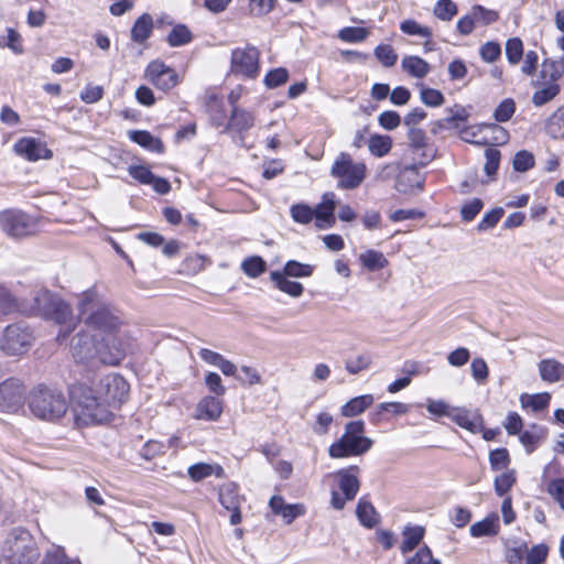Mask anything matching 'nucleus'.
Masks as SVG:
<instances>
[{"label": "nucleus", "mask_w": 564, "mask_h": 564, "mask_svg": "<svg viewBox=\"0 0 564 564\" xmlns=\"http://www.w3.org/2000/svg\"><path fill=\"white\" fill-rule=\"evenodd\" d=\"M76 307L87 330H98L101 336L115 333L122 324L118 312L96 288L80 293Z\"/></svg>", "instance_id": "nucleus-1"}, {"label": "nucleus", "mask_w": 564, "mask_h": 564, "mask_svg": "<svg viewBox=\"0 0 564 564\" xmlns=\"http://www.w3.org/2000/svg\"><path fill=\"white\" fill-rule=\"evenodd\" d=\"M75 422L78 426L107 423L112 419L109 406L99 399L95 390L84 382H77L69 389Z\"/></svg>", "instance_id": "nucleus-2"}, {"label": "nucleus", "mask_w": 564, "mask_h": 564, "mask_svg": "<svg viewBox=\"0 0 564 564\" xmlns=\"http://www.w3.org/2000/svg\"><path fill=\"white\" fill-rule=\"evenodd\" d=\"M28 404L34 416L50 422L62 419L68 410V401L64 393L43 384L32 389Z\"/></svg>", "instance_id": "nucleus-3"}, {"label": "nucleus", "mask_w": 564, "mask_h": 564, "mask_svg": "<svg viewBox=\"0 0 564 564\" xmlns=\"http://www.w3.org/2000/svg\"><path fill=\"white\" fill-rule=\"evenodd\" d=\"M365 434V422L361 420L350 421L345 425L344 434L328 448L332 458H346L361 456L367 453L373 441Z\"/></svg>", "instance_id": "nucleus-4"}, {"label": "nucleus", "mask_w": 564, "mask_h": 564, "mask_svg": "<svg viewBox=\"0 0 564 564\" xmlns=\"http://www.w3.org/2000/svg\"><path fill=\"white\" fill-rule=\"evenodd\" d=\"M2 555L9 564H32L37 558L39 551L29 531L14 529L4 541Z\"/></svg>", "instance_id": "nucleus-5"}, {"label": "nucleus", "mask_w": 564, "mask_h": 564, "mask_svg": "<svg viewBox=\"0 0 564 564\" xmlns=\"http://www.w3.org/2000/svg\"><path fill=\"white\" fill-rule=\"evenodd\" d=\"M31 312L57 324H64L72 315L70 306L48 290H40L35 293Z\"/></svg>", "instance_id": "nucleus-6"}, {"label": "nucleus", "mask_w": 564, "mask_h": 564, "mask_svg": "<svg viewBox=\"0 0 564 564\" xmlns=\"http://www.w3.org/2000/svg\"><path fill=\"white\" fill-rule=\"evenodd\" d=\"M35 337L24 323L8 325L0 337V349L7 356H21L30 350Z\"/></svg>", "instance_id": "nucleus-7"}, {"label": "nucleus", "mask_w": 564, "mask_h": 564, "mask_svg": "<svg viewBox=\"0 0 564 564\" xmlns=\"http://www.w3.org/2000/svg\"><path fill=\"white\" fill-rule=\"evenodd\" d=\"M94 390L108 406L118 408L128 399L130 387L122 376L108 373L99 378Z\"/></svg>", "instance_id": "nucleus-8"}, {"label": "nucleus", "mask_w": 564, "mask_h": 564, "mask_svg": "<svg viewBox=\"0 0 564 564\" xmlns=\"http://www.w3.org/2000/svg\"><path fill=\"white\" fill-rule=\"evenodd\" d=\"M260 52L257 47L247 45L231 51L230 73L245 78H256L259 75Z\"/></svg>", "instance_id": "nucleus-9"}, {"label": "nucleus", "mask_w": 564, "mask_h": 564, "mask_svg": "<svg viewBox=\"0 0 564 564\" xmlns=\"http://www.w3.org/2000/svg\"><path fill=\"white\" fill-rule=\"evenodd\" d=\"M0 228L9 236L19 238L35 232L36 224L26 214L19 210L0 213Z\"/></svg>", "instance_id": "nucleus-10"}, {"label": "nucleus", "mask_w": 564, "mask_h": 564, "mask_svg": "<svg viewBox=\"0 0 564 564\" xmlns=\"http://www.w3.org/2000/svg\"><path fill=\"white\" fill-rule=\"evenodd\" d=\"M144 77L158 89L163 91L171 90L180 82L177 73L161 61L151 62L145 68Z\"/></svg>", "instance_id": "nucleus-11"}, {"label": "nucleus", "mask_w": 564, "mask_h": 564, "mask_svg": "<svg viewBox=\"0 0 564 564\" xmlns=\"http://www.w3.org/2000/svg\"><path fill=\"white\" fill-rule=\"evenodd\" d=\"M25 388L15 378H10L0 384V409L7 412H17L24 402Z\"/></svg>", "instance_id": "nucleus-12"}, {"label": "nucleus", "mask_w": 564, "mask_h": 564, "mask_svg": "<svg viewBox=\"0 0 564 564\" xmlns=\"http://www.w3.org/2000/svg\"><path fill=\"white\" fill-rule=\"evenodd\" d=\"M70 351L77 362H87L99 358V341L89 330H80L72 338Z\"/></svg>", "instance_id": "nucleus-13"}, {"label": "nucleus", "mask_w": 564, "mask_h": 564, "mask_svg": "<svg viewBox=\"0 0 564 564\" xmlns=\"http://www.w3.org/2000/svg\"><path fill=\"white\" fill-rule=\"evenodd\" d=\"M408 140L413 149L414 159L417 158V164L421 166L431 162L435 155L436 150L432 144L426 142L425 131L416 127H410L408 131Z\"/></svg>", "instance_id": "nucleus-14"}, {"label": "nucleus", "mask_w": 564, "mask_h": 564, "mask_svg": "<svg viewBox=\"0 0 564 564\" xmlns=\"http://www.w3.org/2000/svg\"><path fill=\"white\" fill-rule=\"evenodd\" d=\"M124 356L126 349L115 333L101 336L99 341V360L102 364L116 366Z\"/></svg>", "instance_id": "nucleus-15"}, {"label": "nucleus", "mask_w": 564, "mask_h": 564, "mask_svg": "<svg viewBox=\"0 0 564 564\" xmlns=\"http://www.w3.org/2000/svg\"><path fill=\"white\" fill-rule=\"evenodd\" d=\"M336 200L335 194L327 192L323 195L321 203L313 208L315 227L321 230L334 227L336 223L335 217Z\"/></svg>", "instance_id": "nucleus-16"}, {"label": "nucleus", "mask_w": 564, "mask_h": 564, "mask_svg": "<svg viewBox=\"0 0 564 564\" xmlns=\"http://www.w3.org/2000/svg\"><path fill=\"white\" fill-rule=\"evenodd\" d=\"M14 151L18 155L29 161L50 159L52 156V151L47 149L45 142L30 137L18 140L14 144Z\"/></svg>", "instance_id": "nucleus-17"}, {"label": "nucleus", "mask_w": 564, "mask_h": 564, "mask_svg": "<svg viewBox=\"0 0 564 564\" xmlns=\"http://www.w3.org/2000/svg\"><path fill=\"white\" fill-rule=\"evenodd\" d=\"M366 171L365 163L354 161L349 154L344 152L336 158L332 166L333 176H365Z\"/></svg>", "instance_id": "nucleus-18"}, {"label": "nucleus", "mask_w": 564, "mask_h": 564, "mask_svg": "<svg viewBox=\"0 0 564 564\" xmlns=\"http://www.w3.org/2000/svg\"><path fill=\"white\" fill-rule=\"evenodd\" d=\"M358 474L359 467L350 466L338 470L335 475L338 479L339 489L348 500H354L359 491Z\"/></svg>", "instance_id": "nucleus-19"}, {"label": "nucleus", "mask_w": 564, "mask_h": 564, "mask_svg": "<svg viewBox=\"0 0 564 564\" xmlns=\"http://www.w3.org/2000/svg\"><path fill=\"white\" fill-rule=\"evenodd\" d=\"M269 506L273 513L283 518L286 524L292 523L296 518L304 516L306 508L302 503H285L281 496H273L269 501Z\"/></svg>", "instance_id": "nucleus-20"}, {"label": "nucleus", "mask_w": 564, "mask_h": 564, "mask_svg": "<svg viewBox=\"0 0 564 564\" xmlns=\"http://www.w3.org/2000/svg\"><path fill=\"white\" fill-rule=\"evenodd\" d=\"M449 419L460 427L476 433L482 427V420L479 413L464 408L453 406Z\"/></svg>", "instance_id": "nucleus-21"}, {"label": "nucleus", "mask_w": 564, "mask_h": 564, "mask_svg": "<svg viewBox=\"0 0 564 564\" xmlns=\"http://www.w3.org/2000/svg\"><path fill=\"white\" fill-rule=\"evenodd\" d=\"M546 429L539 424H531L525 431L519 434V441L528 454L533 453L542 440L546 436Z\"/></svg>", "instance_id": "nucleus-22"}, {"label": "nucleus", "mask_w": 564, "mask_h": 564, "mask_svg": "<svg viewBox=\"0 0 564 564\" xmlns=\"http://www.w3.org/2000/svg\"><path fill=\"white\" fill-rule=\"evenodd\" d=\"M187 475L193 481H200L207 477L215 476L223 479L226 477L225 469L219 464L197 463L188 467Z\"/></svg>", "instance_id": "nucleus-23"}, {"label": "nucleus", "mask_w": 564, "mask_h": 564, "mask_svg": "<svg viewBox=\"0 0 564 564\" xmlns=\"http://www.w3.org/2000/svg\"><path fill=\"white\" fill-rule=\"evenodd\" d=\"M197 417L207 421H217L223 413V402L217 397L203 398L196 408Z\"/></svg>", "instance_id": "nucleus-24"}, {"label": "nucleus", "mask_w": 564, "mask_h": 564, "mask_svg": "<svg viewBox=\"0 0 564 564\" xmlns=\"http://www.w3.org/2000/svg\"><path fill=\"white\" fill-rule=\"evenodd\" d=\"M129 139L140 147L155 153L164 151V144L160 138L145 130H131L128 132Z\"/></svg>", "instance_id": "nucleus-25"}, {"label": "nucleus", "mask_w": 564, "mask_h": 564, "mask_svg": "<svg viewBox=\"0 0 564 564\" xmlns=\"http://www.w3.org/2000/svg\"><path fill=\"white\" fill-rule=\"evenodd\" d=\"M254 117L251 112L240 109L238 107H234L231 110V116L228 124L225 130L235 131V132H243L248 131L253 127Z\"/></svg>", "instance_id": "nucleus-26"}, {"label": "nucleus", "mask_w": 564, "mask_h": 564, "mask_svg": "<svg viewBox=\"0 0 564 564\" xmlns=\"http://www.w3.org/2000/svg\"><path fill=\"white\" fill-rule=\"evenodd\" d=\"M401 68L414 78H424L431 70L430 64L416 55L404 56L401 61Z\"/></svg>", "instance_id": "nucleus-27"}, {"label": "nucleus", "mask_w": 564, "mask_h": 564, "mask_svg": "<svg viewBox=\"0 0 564 564\" xmlns=\"http://www.w3.org/2000/svg\"><path fill=\"white\" fill-rule=\"evenodd\" d=\"M153 19L151 14L143 13L133 23L131 29V40L138 44L144 43L152 34Z\"/></svg>", "instance_id": "nucleus-28"}, {"label": "nucleus", "mask_w": 564, "mask_h": 564, "mask_svg": "<svg viewBox=\"0 0 564 564\" xmlns=\"http://www.w3.org/2000/svg\"><path fill=\"white\" fill-rule=\"evenodd\" d=\"M539 371L542 380L557 382L564 376V365L555 359H543L539 362Z\"/></svg>", "instance_id": "nucleus-29"}, {"label": "nucleus", "mask_w": 564, "mask_h": 564, "mask_svg": "<svg viewBox=\"0 0 564 564\" xmlns=\"http://www.w3.org/2000/svg\"><path fill=\"white\" fill-rule=\"evenodd\" d=\"M270 279L281 292H284L290 296L300 297L303 294V285L300 282L288 280L286 275L280 271H272L270 273Z\"/></svg>", "instance_id": "nucleus-30"}, {"label": "nucleus", "mask_w": 564, "mask_h": 564, "mask_svg": "<svg viewBox=\"0 0 564 564\" xmlns=\"http://www.w3.org/2000/svg\"><path fill=\"white\" fill-rule=\"evenodd\" d=\"M210 263V259L206 256L198 253L188 254L181 263L180 273L195 275Z\"/></svg>", "instance_id": "nucleus-31"}, {"label": "nucleus", "mask_w": 564, "mask_h": 564, "mask_svg": "<svg viewBox=\"0 0 564 564\" xmlns=\"http://www.w3.org/2000/svg\"><path fill=\"white\" fill-rule=\"evenodd\" d=\"M220 505L228 511L240 508L242 498L238 494V488L235 484H226L219 489Z\"/></svg>", "instance_id": "nucleus-32"}, {"label": "nucleus", "mask_w": 564, "mask_h": 564, "mask_svg": "<svg viewBox=\"0 0 564 564\" xmlns=\"http://www.w3.org/2000/svg\"><path fill=\"white\" fill-rule=\"evenodd\" d=\"M372 394H364L349 400L341 406V415L352 417L362 413L373 402Z\"/></svg>", "instance_id": "nucleus-33"}, {"label": "nucleus", "mask_w": 564, "mask_h": 564, "mask_svg": "<svg viewBox=\"0 0 564 564\" xmlns=\"http://www.w3.org/2000/svg\"><path fill=\"white\" fill-rule=\"evenodd\" d=\"M23 311L18 299L7 288L0 285V318Z\"/></svg>", "instance_id": "nucleus-34"}, {"label": "nucleus", "mask_w": 564, "mask_h": 564, "mask_svg": "<svg viewBox=\"0 0 564 564\" xmlns=\"http://www.w3.org/2000/svg\"><path fill=\"white\" fill-rule=\"evenodd\" d=\"M359 261L368 271H378L388 265V260L381 251L366 250L359 254Z\"/></svg>", "instance_id": "nucleus-35"}, {"label": "nucleus", "mask_w": 564, "mask_h": 564, "mask_svg": "<svg viewBox=\"0 0 564 564\" xmlns=\"http://www.w3.org/2000/svg\"><path fill=\"white\" fill-rule=\"evenodd\" d=\"M498 516L487 517L470 527V534L474 538L490 536L498 533Z\"/></svg>", "instance_id": "nucleus-36"}, {"label": "nucleus", "mask_w": 564, "mask_h": 564, "mask_svg": "<svg viewBox=\"0 0 564 564\" xmlns=\"http://www.w3.org/2000/svg\"><path fill=\"white\" fill-rule=\"evenodd\" d=\"M424 529L422 527L406 528L403 531V541L400 550L403 554L413 551L423 540Z\"/></svg>", "instance_id": "nucleus-37"}, {"label": "nucleus", "mask_w": 564, "mask_h": 564, "mask_svg": "<svg viewBox=\"0 0 564 564\" xmlns=\"http://www.w3.org/2000/svg\"><path fill=\"white\" fill-rule=\"evenodd\" d=\"M551 395L547 392L520 395V403L523 409H531L534 412L542 411L549 406Z\"/></svg>", "instance_id": "nucleus-38"}, {"label": "nucleus", "mask_w": 564, "mask_h": 564, "mask_svg": "<svg viewBox=\"0 0 564 564\" xmlns=\"http://www.w3.org/2000/svg\"><path fill=\"white\" fill-rule=\"evenodd\" d=\"M356 514L361 524L367 528H373L379 521L373 506L364 498L357 505Z\"/></svg>", "instance_id": "nucleus-39"}, {"label": "nucleus", "mask_w": 564, "mask_h": 564, "mask_svg": "<svg viewBox=\"0 0 564 564\" xmlns=\"http://www.w3.org/2000/svg\"><path fill=\"white\" fill-rule=\"evenodd\" d=\"M193 40L191 30L185 24H176L167 34L166 42L171 47L188 44Z\"/></svg>", "instance_id": "nucleus-40"}, {"label": "nucleus", "mask_w": 564, "mask_h": 564, "mask_svg": "<svg viewBox=\"0 0 564 564\" xmlns=\"http://www.w3.org/2000/svg\"><path fill=\"white\" fill-rule=\"evenodd\" d=\"M394 188L406 197L416 196L424 189V181L419 178H397Z\"/></svg>", "instance_id": "nucleus-41"}, {"label": "nucleus", "mask_w": 564, "mask_h": 564, "mask_svg": "<svg viewBox=\"0 0 564 564\" xmlns=\"http://www.w3.org/2000/svg\"><path fill=\"white\" fill-rule=\"evenodd\" d=\"M368 148L375 156H384L392 148V139L389 135L372 134L368 140Z\"/></svg>", "instance_id": "nucleus-42"}, {"label": "nucleus", "mask_w": 564, "mask_h": 564, "mask_svg": "<svg viewBox=\"0 0 564 564\" xmlns=\"http://www.w3.org/2000/svg\"><path fill=\"white\" fill-rule=\"evenodd\" d=\"M555 79L556 78H553L551 83L546 84L533 94L532 102L534 106L541 107L558 95L560 86L555 83Z\"/></svg>", "instance_id": "nucleus-43"}, {"label": "nucleus", "mask_w": 564, "mask_h": 564, "mask_svg": "<svg viewBox=\"0 0 564 564\" xmlns=\"http://www.w3.org/2000/svg\"><path fill=\"white\" fill-rule=\"evenodd\" d=\"M267 269L265 261L259 256H252L245 259L241 263V270L249 278L260 276Z\"/></svg>", "instance_id": "nucleus-44"}, {"label": "nucleus", "mask_w": 564, "mask_h": 564, "mask_svg": "<svg viewBox=\"0 0 564 564\" xmlns=\"http://www.w3.org/2000/svg\"><path fill=\"white\" fill-rule=\"evenodd\" d=\"M41 564H82L78 560L69 558L62 546L53 545L44 555Z\"/></svg>", "instance_id": "nucleus-45"}, {"label": "nucleus", "mask_w": 564, "mask_h": 564, "mask_svg": "<svg viewBox=\"0 0 564 564\" xmlns=\"http://www.w3.org/2000/svg\"><path fill=\"white\" fill-rule=\"evenodd\" d=\"M370 34L366 28L346 26L339 30L338 39L346 43H360L364 42Z\"/></svg>", "instance_id": "nucleus-46"}, {"label": "nucleus", "mask_w": 564, "mask_h": 564, "mask_svg": "<svg viewBox=\"0 0 564 564\" xmlns=\"http://www.w3.org/2000/svg\"><path fill=\"white\" fill-rule=\"evenodd\" d=\"M314 267L295 260L285 263L283 274L292 278H308L313 274Z\"/></svg>", "instance_id": "nucleus-47"}, {"label": "nucleus", "mask_w": 564, "mask_h": 564, "mask_svg": "<svg viewBox=\"0 0 564 564\" xmlns=\"http://www.w3.org/2000/svg\"><path fill=\"white\" fill-rule=\"evenodd\" d=\"M372 365V356L368 352L360 354L354 358H350L345 364V369L350 375H357L364 370H367Z\"/></svg>", "instance_id": "nucleus-48"}, {"label": "nucleus", "mask_w": 564, "mask_h": 564, "mask_svg": "<svg viewBox=\"0 0 564 564\" xmlns=\"http://www.w3.org/2000/svg\"><path fill=\"white\" fill-rule=\"evenodd\" d=\"M373 54L384 67H392L398 61V54L389 44H379L375 47Z\"/></svg>", "instance_id": "nucleus-49"}, {"label": "nucleus", "mask_w": 564, "mask_h": 564, "mask_svg": "<svg viewBox=\"0 0 564 564\" xmlns=\"http://www.w3.org/2000/svg\"><path fill=\"white\" fill-rule=\"evenodd\" d=\"M400 30L408 35L421 36L425 39L432 37V31L430 28L421 25L413 19L404 20L400 23Z\"/></svg>", "instance_id": "nucleus-50"}, {"label": "nucleus", "mask_w": 564, "mask_h": 564, "mask_svg": "<svg viewBox=\"0 0 564 564\" xmlns=\"http://www.w3.org/2000/svg\"><path fill=\"white\" fill-rule=\"evenodd\" d=\"M516 482V470L508 469L495 478V491L498 496H505Z\"/></svg>", "instance_id": "nucleus-51"}, {"label": "nucleus", "mask_w": 564, "mask_h": 564, "mask_svg": "<svg viewBox=\"0 0 564 564\" xmlns=\"http://www.w3.org/2000/svg\"><path fill=\"white\" fill-rule=\"evenodd\" d=\"M457 11V6L452 0H438L433 10L434 15L442 21H451Z\"/></svg>", "instance_id": "nucleus-52"}, {"label": "nucleus", "mask_w": 564, "mask_h": 564, "mask_svg": "<svg viewBox=\"0 0 564 564\" xmlns=\"http://www.w3.org/2000/svg\"><path fill=\"white\" fill-rule=\"evenodd\" d=\"M523 54V43L519 37H512L506 42V56L511 65H517Z\"/></svg>", "instance_id": "nucleus-53"}, {"label": "nucleus", "mask_w": 564, "mask_h": 564, "mask_svg": "<svg viewBox=\"0 0 564 564\" xmlns=\"http://www.w3.org/2000/svg\"><path fill=\"white\" fill-rule=\"evenodd\" d=\"M479 56L482 62L492 64L498 61L501 56V46L496 41H488L480 45Z\"/></svg>", "instance_id": "nucleus-54"}, {"label": "nucleus", "mask_w": 564, "mask_h": 564, "mask_svg": "<svg viewBox=\"0 0 564 564\" xmlns=\"http://www.w3.org/2000/svg\"><path fill=\"white\" fill-rule=\"evenodd\" d=\"M470 13L475 18V22L482 25H489L498 21L499 14L495 10L487 9L482 6L476 4L471 8Z\"/></svg>", "instance_id": "nucleus-55"}, {"label": "nucleus", "mask_w": 564, "mask_h": 564, "mask_svg": "<svg viewBox=\"0 0 564 564\" xmlns=\"http://www.w3.org/2000/svg\"><path fill=\"white\" fill-rule=\"evenodd\" d=\"M510 462L511 459L507 448H497L489 454V463L492 470L508 469Z\"/></svg>", "instance_id": "nucleus-56"}, {"label": "nucleus", "mask_w": 564, "mask_h": 564, "mask_svg": "<svg viewBox=\"0 0 564 564\" xmlns=\"http://www.w3.org/2000/svg\"><path fill=\"white\" fill-rule=\"evenodd\" d=\"M546 129L553 138H564V107L551 116Z\"/></svg>", "instance_id": "nucleus-57"}, {"label": "nucleus", "mask_w": 564, "mask_h": 564, "mask_svg": "<svg viewBox=\"0 0 564 564\" xmlns=\"http://www.w3.org/2000/svg\"><path fill=\"white\" fill-rule=\"evenodd\" d=\"M513 169L519 173H525L534 165V156L527 150H521L516 153L513 161Z\"/></svg>", "instance_id": "nucleus-58"}, {"label": "nucleus", "mask_w": 564, "mask_h": 564, "mask_svg": "<svg viewBox=\"0 0 564 564\" xmlns=\"http://www.w3.org/2000/svg\"><path fill=\"white\" fill-rule=\"evenodd\" d=\"M289 79V72L284 67L271 69L264 77V85L268 88H276Z\"/></svg>", "instance_id": "nucleus-59"}, {"label": "nucleus", "mask_w": 564, "mask_h": 564, "mask_svg": "<svg viewBox=\"0 0 564 564\" xmlns=\"http://www.w3.org/2000/svg\"><path fill=\"white\" fill-rule=\"evenodd\" d=\"M420 97L421 101L429 107H440L445 100L440 90L424 86L421 87Z\"/></svg>", "instance_id": "nucleus-60"}, {"label": "nucleus", "mask_w": 564, "mask_h": 564, "mask_svg": "<svg viewBox=\"0 0 564 564\" xmlns=\"http://www.w3.org/2000/svg\"><path fill=\"white\" fill-rule=\"evenodd\" d=\"M547 554L549 547L545 544L533 545L530 550L525 547V564H543Z\"/></svg>", "instance_id": "nucleus-61"}, {"label": "nucleus", "mask_w": 564, "mask_h": 564, "mask_svg": "<svg viewBox=\"0 0 564 564\" xmlns=\"http://www.w3.org/2000/svg\"><path fill=\"white\" fill-rule=\"evenodd\" d=\"M484 203L480 198H473L466 202L460 208V217L463 221L469 223L480 213Z\"/></svg>", "instance_id": "nucleus-62"}, {"label": "nucleus", "mask_w": 564, "mask_h": 564, "mask_svg": "<svg viewBox=\"0 0 564 564\" xmlns=\"http://www.w3.org/2000/svg\"><path fill=\"white\" fill-rule=\"evenodd\" d=\"M405 564H441V562L434 558L431 549L424 545L409 557Z\"/></svg>", "instance_id": "nucleus-63"}, {"label": "nucleus", "mask_w": 564, "mask_h": 564, "mask_svg": "<svg viewBox=\"0 0 564 564\" xmlns=\"http://www.w3.org/2000/svg\"><path fill=\"white\" fill-rule=\"evenodd\" d=\"M546 491L564 511V479L557 478L549 481Z\"/></svg>", "instance_id": "nucleus-64"}]
</instances>
